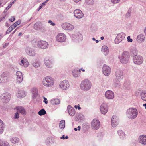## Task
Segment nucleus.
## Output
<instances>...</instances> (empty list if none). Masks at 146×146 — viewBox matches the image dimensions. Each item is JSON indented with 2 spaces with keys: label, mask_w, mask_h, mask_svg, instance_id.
<instances>
[{
  "label": "nucleus",
  "mask_w": 146,
  "mask_h": 146,
  "mask_svg": "<svg viewBox=\"0 0 146 146\" xmlns=\"http://www.w3.org/2000/svg\"><path fill=\"white\" fill-rule=\"evenodd\" d=\"M92 86L91 82L88 79H85L81 82L80 87L82 90L87 91L91 88Z\"/></svg>",
  "instance_id": "f257e3e1"
},
{
  "label": "nucleus",
  "mask_w": 146,
  "mask_h": 146,
  "mask_svg": "<svg viewBox=\"0 0 146 146\" xmlns=\"http://www.w3.org/2000/svg\"><path fill=\"white\" fill-rule=\"evenodd\" d=\"M138 114L137 109L134 108L128 109L126 112V115L128 117L131 119H134L136 117Z\"/></svg>",
  "instance_id": "f03ea898"
},
{
  "label": "nucleus",
  "mask_w": 146,
  "mask_h": 146,
  "mask_svg": "<svg viewBox=\"0 0 146 146\" xmlns=\"http://www.w3.org/2000/svg\"><path fill=\"white\" fill-rule=\"evenodd\" d=\"M130 55L129 53L127 51H124L121 56L119 57L121 62L123 64L127 63L129 61Z\"/></svg>",
  "instance_id": "7ed1b4c3"
},
{
  "label": "nucleus",
  "mask_w": 146,
  "mask_h": 146,
  "mask_svg": "<svg viewBox=\"0 0 146 146\" xmlns=\"http://www.w3.org/2000/svg\"><path fill=\"white\" fill-rule=\"evenodd\" d=\"M54 79L50 76L45 77L43 80V85L47 87H51L54 84Z\"/></svg>",
  "instance_id": "20e7f679"
},
{
  "label": "nucleus",
  "mask_w": 146,
  "mask_h": 146,
  "mask_svg": "<svg viewBox=\"0 0 146 146\" xmlns=\"http://www.w3.org/2000/svg\"><path fill=\"white\" fill-rule=\"evenodd\" d=\"M11 97L10 93L8 92L5 93L1 95L0 100L3 103L6 104L9 101Z\"/></svg>",
  "instance_id": "39448f33"
},
{
  "label": "nucleus",
  "mask_w": 146,
  "mask_h": 146,
  "mask_svg": "<svg viewBox=\"0 0 146 146\" xmlns=\"http://www.w3.org/2000/svg\"><path fill=\"white\" fill-rule=\"evenodd\" d=\"M133 63L135 64L139 65L143 64L144 60L141 56L140 55H137L133 56Z\"/></svg>",
  "instance_id": "423d86ee"
},
{
  "label": "nucleus",
  "mask_w": 146,
  "mask_h": 146,
  "mask_svg": "<svg viewBox=\"0 0 146 146\" xmlns=\"http://www.w3.org/2000/svg\"><path fill=\"white\" fill-rule=\"evenodd\" d=\"M37 47L42 49H45L48 46V43L45 41L42 40L35 41Z\"/></svg>",
  "instance_id": "0eeeda50"
},
{
  "label": "nucleus",
  "mask_w": 146,
  "mask_h": 146,
  "mask_svg": "<svg viewBox=\"0 0 146 146\" xmlns=\"http://www.w3.org/2000/svg\"><path fill=\"white\" fill-rule=\"evenodd\" d=\"M91 128L94 130H98L100 127V124L99 121L96 119H94L91 123Z\"/></svg>",
  "instance_id": "6e6552de"
},
{
  "label": "nucleus",
  "mask_w": 146,
  "mask_h": 146,
  "mask_svg": "<svg viewBox=\"0 0 146 146\" xmlns=\"http://www.w3.org/2000/svg\"><path fill=\"white\" fill-rule=\"evenodd\" d=\"M125 36L123 33H121L118 34L115 39V42L116 44H118L123 40Z\"/></svg>",
  "instance_id": "1a4fd4ad"
},
{
  "label": "nucleus",
  "mask_w": 146,
  "mask_h": 146,
  "mask_svg": "<svg viewBox=\"0 0 146 146\" xmlns=\"http://www.w3.org/2000/svg\"><path fill=\"white\" fill-rule=\"evenodd\" d=\"M56 40L59 42H64L66 39V36L65 34L62 33H58L56 37Z\"/></svg>",
  "instance_id": "9d476101"
},
{
  "label": "nucleus",
  "mask_w": 146,
  "mask_h": 146,
  "mask_svg": "<svg viewBox=\"0 0 146 146\" xmlns=\"http://www.w3.org/2000/svg\"><path fill=\"white\" fill-rule=\"evenodd\" d=\"M62 28L66 30L72 31L74 28V26L71 24L67 23H66L62 25Z\"/></svg>",
  "instance_id": "9b49d317"
},
{
  "label": "nucleus",
  "mask_w": 146,
  "mask_h": 146,
  "mask_svg": "<svg viewBox=\"0 0 146 146\" xmlns=\"http://www.w3.org/2000/svg\"><path fill=\"white\" fill-rule=\"evenodd\" d=\"M102 72L105 76H108L110 74L111 69L109 66L104 64L102 68Z\"/></svg>",
  "instance_id": "f8f14e48"
},
{
  "label": "nucleus",
  "mask_w": 146,
  "mask_h": 146,
  "mask_svg": "<svg viewBox=\"0 0 146 146\" xmlns=\"http://www.w3.org/2000/svg\"><path fill=\"white\" fill-rule=\"evenodd\" d=\"M100 110L102 113L105 115L107 112L108 108L107 104L103 103L100 106Z\"/></svg>",
  "instance_id": "ddd939ff"
},
{
  "label": "nucleus",
  "mask_w": 146,
  "mask_h": 146,
  "mask_svg": "<svg viewBox=\"0 0 146 146\" xmlns=\"http://www.w3.org/2000/svg\"><path fill=\"white\" fill-rule=\"evenodd\" d=\"M74 14L75 17L78 19L81 18L84 16V15L82 11L78 9L75 10L74 11Z\"/></svg>",
  "instance_id": "4468645a"
},
{
  "label": "nucleus",
  "mask_w": 146,
  "mask_h": 146,
  "mask_svg": "<svg viewBox=\"0 0 146 146\" xmlns=\"http://www.w3.org/2000/svg\"><path fill=\"white\" fill-rule=\"evenodd\" d=\"M111 125L112 127H115L119 123V118L116 116H113L111 118Z\"/></svg>",
  "instance_id": "2eb2a0df"
},
{
  "label": "nucleus",
  "mask_w": 146,
  "mask_h": 146,
  "mask_svg": "<svg viewBox=\"0 0 146 146\" xmlns=\"http://www.w3.org/2000/svg\"><path fill=\"white\" fill-rule=\"evenodd\" d=\"M115 78L121 80L123 79V70L119 69H117L115 72Z\"/></svg>",
  "instance_id": "dca6fc26"
},
{
  "label": "nucleus",
  "mask_w": 146,
  "mask_h": 146,
  "mask_svg": "<svg viewBox=\"0 0 146 146\" xmlns=\"http://www.w3.org/2000/svg\"><path fill=\"white\" fill-rule=\"evenodd\" d=\"M60 86L63 89L66 90L69 88V84L67 80H65L61 82Z\"/></svg>",
  "instance_id": "f3484780"
},
{
  "label": "nucleus",
  "mask_w": 146,
  "mask_h": 146,
  "mask_svg": "<svg viewBox=\"0 0 146 146\" xmlns=\"http://www.w3.org/2000/svg\"><path fill=\"white\" fill-rule=\"evenodd\" d=\"M72 39L75 42H79L82 40V36L80 33L76 34L73 35Z\"/></svg>",
  "instance_id": "a211bd4d"
},
{
  "label": "nucleus",
  "mask_w": 146,
  "mask_h": 146,
  "mask_svg": "<svg viewBox=\"0 0 146 146\" xmlns=\"http://www.w3.org/2000/svg\"><path fill=\"white\" fill-rule=\"evenodd\" d=\"M105 96L108 99H112L114 97L113 92L110 90L107 91L105 93Z\"/></svg>",
  "instance_id": "6ab92c4d"
},
{
  "label": "nucleus",
  "mask_w": 146,
  "mask_h": 146,
  "mask_svg": "<svg viewBox=\"0 0 146 146\" xmlns=\"http://www.w3.org/2000/svg\"><path fill=\"white\" fill-rule=\"evenodd\" d=\"M19 62L20 65L25 67H26L28 66L29 63L27 60L24 58H21Z\"/></svg>",
  "instance_id": "aec40b11"
},
{
  "label": "nucleus",
  "mask_w": 146,
  "mask_h": 146,
  "mask_svg": "<svg viewBox=\"0 0 146 146\" xmlns=\"http://www.w3.org/2000/svg\"><path fill=\"white\" fill-rule=\"evenodd\" d=\"M25 52L28 55L34 56L35 55V53L34 50L29 47H27L25 49Z\"/></svg>",
  "instance_id": "412c9836"
},
{
  "label": "nucleus",
  "mask_w": 146,
  "mask_h": 146,
  "mask_svg": "<svg viewBox=\"0 0 146 146\" xmlns=\"http://www.w3.org/2000/svg\"><path fill=\"white\" fill-rule=\"evenodd\" d=\"M139 142L142 144L146 145V135H140L138 139Z\"/></svg>",
  "instance_id": "4be33fe9"
},
{
  "label": "nucleus",
  "mask_w": 146,
  "mask_h": 146,
  "mask_svg": "<svg viewBox=\"0 0 146 146\" xmlns=\"http://www.w3.org/2000/svg\"><path fill=\"white\" fill-rule=\"evenodd\" d=\"M44 62L46 66L48 68H51L53 65V61L48 58H45L44 60Z\"/></svg>",
  "instance_id": "5701e85b"
},
{
  "label": "nucleus",
  "mask_w": 146,
  "mask_h": 146,
  "mask_svg": "<svg viewBox=\"0 0 146 146\" xmlns=\"http://www.w3.org/2000/svg\"><path fill=\"white\" fill-rule=\"evenodd\" d=\"M34 28L35 30H41L44 28L42 23L40 22H37L34 25Z\"/></svg>",
  "instance_id": "b1692460"
},
{
  "label": "nucleus",
  "mask_w": 146,
  "mask_h": 146,
  "mask_svg": "<svg viewBox=\"0 0 146 146\" xmlns=\"http://www.w3.org/2000/svg\"><path fill=\"white\" fill-rule=\"evenodd\" d=\"M17 76V80L19 83H21L23 81V77L22 73L20 71H18L16 73Z\"/></svg>",
  "instance_id": "393cba45"
},
{
  "label": "nucleus",
  "mask_w": 146,
  "mask_h": 146,
  "mask_svg": "<svg viewBox=\"0 0 146 146\" xmlns=\"http://www.w3.org/2000/svg\"><path fill=\"white\" fill-rule=\"evenodd\" d=\"M121 79H118L115 78L113 80V85L115 87L119 88L121 86V84L120 82Z\"/></svg>",
  "instance_id": "a878e982"
},
{
  "label": "nucleus",
  "mask_w": 146,
  "mask_h": 146,
  "mask_svg": "<svg viewBox=\"0 0 146 146\" xmlns=\"http://www.w3.org/2000/svg\"><path fill=\"white\" fill-rule=\"evenodd\" d=\"M31 92L32 94V98L33 99H35L38 95V89L36 88H33L31 89Z\"/></svg>",
  "instance_id": "bb28decb"
},
{
  "label": "nucleus",
  "mask_w": 146,
  "mask_h": 146,
  "mask_svg": "<svg viewBox=\"0 0 146 146\" xmlns=\"http://www.w3.org/2000/svg\"><path fill=\"white\" fill-rule=\"evenodd\" d=\"M67 109L69 114L71 116H74L75 113V109L70 105L68 106Z\"/></svg>",
  "instance_id": "cd10ccee"
},
{
  "label": "nucleus",
  "mask_w": 146,
  "mask_h": 146,
  "mask_svg": "<svg viewBox=\"0 0 146 146\" xmlns=\"http://www.w3.org/2000/svg\"><path fill=\"white\" fill-rule=\"evenodd\" d=\"M5 73H3L0 76V84L5 82L7 79Z\"/></svg>",
  "instance_id": "c85d7f7f"
},
{
  "label": "nucleus",
  "mask_w": 146,
  "mask_h": 146,
  "mask_svg": "<svg viewBox=\"0 0 146 146\" xmlns=\"http://www.w3.org/2000/svg\"><path fill=\"white\" fill-rule=\"evenodd\" d=\"M145 39L144 36L142 34H140L137 36L136 40L138 42L141 43L144 41Z\"/></svg>",
  "instance_id": "c756f323"
},
{
  "label": "nucleus",
  "mask_w": 146,
  "mask_h": 146,
  "mask_svg": "<svg viewBox=\"0 0 146 146\" xmlns=\"http://www.w3.org/2000/svg\"><path fill=\"white\" fill-rule=\"evenodd\" d=\"M81 72L80 70L76 69H74L72 71V74L74 78H77L80 76V74Z\"/></svg>",
  "instance_id": "7c9ffc66"
},
{
  "label": "nucleus",
  "mask_w": 146,
  "mask_h": 146,
  "mask_svg": "<svg viewBox=\"0 0 146 146\" xmlns=\"http://www.w3.org/2000/svg\"><path fill=\"white\" fill-rule=\"evenodd\" d=\"M5 125L2 120L0 119V134L2 133L4 130Z\"/></svg>",
  "instance_id": "2f4dec72"
},
{
  "label": "nucleus",
  "mask_w": 146,
  "mask_h": 146,
  "mask_svg": "<svg viewBox=\"0 0 146 146\" xmlns=\"http://www.w3.org/2000/svg\"><path fill=\"white\" fill-rule=\"evenodd\" d=\"M32 64L35 68H38L40 66V63L38 60L36 59L33 60Z\"/></svg>",
  "instance_id": "473e14b6"
},
{
  "label": "nucleus",
  "mask_w": 146,
  "mask_h": 146,
  "mask_svg": "<svg viewBox=\"0 0 146 146\" xmlns=\"http://www.w3.org/2000/svg\"><path fill=\"white\" fill-rule=\"evenodd\" d=\"M101 51L105 55H107L108 53V48L106 46H104L102 48Z\"/></svg>",
  "instance_id": "72a5a7b5"
},
{
  "label": "nucleus",
  "mask_w": 146,
  "mask_h": 146,
  "mask_svg": "<svg viewBox=\"0 0 146 146\" xmlns=\"http://www.w3.org/2000/svg\"><path fill=\"white\" fill-rule=\"evenodd\" d=\"M17 96L18 98H20L25 97V94L24 91H20L17 94Z\"/></svg>",
  "instance_id": "f704fd0d"
},
{
  "label": "nucleus",
  "mask_w": 146,
  "mask_h": 146,
  "mask_svg": "<svg viewBox=\"0 0 146 146\" xmlns=\"http://www.w3.org/2000/svg\"><path fill=\"white\" fill-rule=\"evenodd\" d=\"M18 111L24 115L26 114L25 111V109L22 107H17Z\"/></svg>",
  "instance_id": "c9c22d12"
},
{
  "label": "nucleus",
  "mask_w": 146,
  "mask_h": 146,
  "mask_svg": "<svg viewBox=\"0 0 146 146\" xmlns=\"http://www.w3.org/2000/svg\"><path fill=\"white\" fill-rule=\"evenodd\" d=\"M125 88L127 90H129L131 87L130 82L129 81H126L123 84Z\"/></svg>",
  "instance_id": "e433bc0d"
},
{
  "label": "nucleus",
  "mask_w": 146,
  "mask_h": 146,
  "mask_svg": "<svg viewBox=\"0 0 146 146\" xmlns=\"http://www.w3.org/2000/svg\"><path fill=\"white\" fill-rule=\"evenodd\" d=\"M118 134L120 138L122 139H123L125 137L124 133L121 130H120L117 131Z\"/></svg>",
  "instance_id": "4c0bfd02"
},
{
  "label": "nucleus",
  "mask_w": 146,
  "mask_h": 146,
  "mask_svg": "<svg viewBox=\"0 0 146 146\" xmlns=\"http://www.w3.org/2000/svg\"><path fill=\"white\" fill-rule=\"evenodd\" d=\"M131 54H133L134 56L138 55L137 54L138 52V51L135 48H132L131 49Z\"/></svg>",
  "instance_id": "58836bf2"
},
{
  "label": "nucleus",
  "mask_w": 146,
  "mask_h": 146,
  "mask_svg": "<svg viewBox=\"0 0 146 146\" xmlns=\"http://www.w3.org/2000/svg\"><path fill=\"white\" fill-rule=\"evenodd\" d=\"M51 103L53 105H57L59 104L60 102V100L58 99H55L54 100H51Z\"/></svg>",
  "instance_id": "ea45409f"
},
{
  "label": "nucleus",
  "mask_w": 146,
  "mask_h": 146,
  "mask_svg": "<svg viewBox=\"0 0 146 146\" xmlns=\"http://www.w3.org/2000/svg\"><path fill=\"white\" fill-rule=\"evenodd\" d=\"M65 121L64 120H62L60 121L59 124L60 127L62 129H64L65 127Z\"/></svg>",
  "instance_id": "a19ab883"
},
{
  "label": "nucleus",
  "mask_w": 146,
  "mask_h": 146,
  "mask_svg": "<svg viewBox=\"0 0 146 146\" xmlns=\"http://www.w3.org/2000/svg\"><path fill=\"white\" fill-rule=\"evenodd\" d=\"M144 91L141 90L140 89L136 90L135 92L136 96H138L140 95L141 97V94H142Z\"/></svg>",
  "instance_id": "79ce46f5"
},
{
  "label": "nucleus",
  "mask_w": 146,
  "mask_h": 146,
  "mask_svg": "<svg viewBox=\"0 0 146 146\" xmlns=\"http://www.w3.org/2000/svg\"><path fill=\"white\" fill-rule=\"evenodd\" d=\"M141 98L143 100L146 101V91H144L141 94Z\"/></svg>",
  "instance_id": "37998d69"
},
{
  "label": "nucleus",
  "mask_w": 146,
  "mask_h": 146,
  "mask_svg": "<svg viewBox=\"0 0 146 146\" xmlns=\"http://www.w3.org/2000/svg\"><path fill=\"white\" fill-rule=\"evenodd\" d=\"M11 142L13 143H17L19 141V139L17 137H14L11 140Z\"/></svg>",
  "instance_id": "c03bdc74"
},
{
  "label": "nucleus",
  "mask_w": 146,
  "mask_h": 146,
  "mask_svg": "<svg viewBox=\"0 0 146 146\" xmlns=\"http://www.w3.org/2000/svg\"><path fill=\"white\" fill-rule=\"evenodd\" d=\"M38 113L39 115L42 116L45 114L46 112L44 110L42 109L39 111Z\"/></svg>",
  "instance_id": "a18cd8bd"
},
{
  "label": "nucleus",
  "mask_w": 146,
  "mask_h": 146,
  "mask_svg": "<svg viewBox=\"0 0 146 146\" xmlns=\"http://www.w3.org/2000/svg\"><path fill=\"white\" fill-rule=\"evenodd\" d=\"M48 1V0H46L40 6L39 8L38 9L37 11H39L40 10V9L42 8L44 6L46 5V4L47 3Z\"/></svg>",
  "instance_id": "49530a36"
},
{
  "label": "nucleus",
  "mask_w": 146,
  "mask_h": 146,
  "mask_svg": "<svg viewBox=\"0 0 146 146\" xmlns=\"http://www.w3.org/2000/svg\"><path fill=\"white\" fill-rule=\"evenodd\" d=\"M1 146H10V145L7 142L4 141L1 142Z\"/></svg>",
  "instance_id": "de8ad7c7"
},
{
  "label": "nucleus",
  "mask_w": 146,
  "mask_h": 146,
  "mask_svg": "<svg viewBox=\"0 0 146 146\" xmlns=\"http://www.w3.org/2000/svg\"><path fill=\"white\" fill-rule=\"evenodd\" d=\"M86 3L88 5H92L94 3L93 0H85Z\"/></svg>",
  "instance_id": "09e8293b"
},
{
  "label": "nucleus",
  "mask_w": 146,
  "mask_h": 146,
  "mask_svg": "<svg viewBox=\"0 0 146 146\" xmlns=\"http://www.w3.org/2000/svg\"><path fill=\"white\" fill-rule=\"evenodd\" d=\"M21 21L20 20H19L18 21L15 22L14 23L13 25V28H15L16 27L17 25H19L21 23Z\"/></svg>",
  "instance_id": "8fccbe9b"
},
{
  "label": "nucleus",
  "mask_w": 146,
  "mask_h": 146,
  "mask_svg": "<svg viewBox=\"0 0 146 146\" xmlns=\"http://www.w3.org/2000/svg\"><path fill=\"white\" fill-rule=\"evenodd\" d=\"M12 30V29L11 28V27H10L6 32V34H9Z\"/></svg>",
  "instance_id": "3c124183"
},
{
  "label": "nucleus",
  "mask_w": 146,
  "mask_h": 146,
  "mask_svg": "<svg viewBox=\"0 0 146 146\" xmlns=\"http://www.w3.org/2000/svg\"><path fill=\"white\" fill-rule=\"evenodd\" d=\"M11 7V4H9L7 7L4 10V12H6L8 10V9Z\"/></svg>",
  "instance_id": "603ef678"
},
{
  "label": "nucleus",
  "mask_w": 146,
  "mask_h": 146,
  "mask_svg": "<svg viewBox=\"0 0 146 146\" xmlns=\"http://www.w3.org/2000/svg\"><path fill=\"white\" fill-rule=\"evenodd\" d=\"M131 11H128V12L127 13L126 15V17L127 18L129 17L131 15Z\"/></svg>",
  "instance_id": "864d4df0"
},
{
  "label": "nucleus",
  "mask_w": 146,
  "mask_h": 146,
  "mask_svg": "<svg viewBox=\"0 0 146 146\" xmlns=\"http://www.w3.org/2000/svg\"><path fill=\"white\" fill-rule=\"evenodd\" d=\"M127 41L128 42H131L133 41V40L131 38L130 36H128L127 37Z\"/></svg>",
  "instance_id": "5fc2aeb1"
},
{
  "label": "nucleus",
  "mask_w": 146,
  "mask_h": 146,
  "mask_svg": "<svg viewBox=\"0 0 146 146\" xmlns=\"http://www.w3.org/2000/svg\"><path fill=\"white\" fill-rule=\"evenodd\" d=\"M120 0H111V2L113 3H117L119 2Z\"/></svg>",
  "instance_id": "6e6d98bb"
},
{
  "label": "nucleus",
  "mask_w": 146,
  "mask_h": 146,
  "mask_svg": "<svg viewBox=\"0 0 146 146\" xmlns=\"http://www.w3.org/2000/svg\"><path fill=\"white\" fill-rule=\"evenodd\" d=\"M19 118V114L17 112L15 113L14 118L15 119H18Z\"/></svg>",
  "instance_id": "4d7b16f0"
},
{
  "label": "nucleus",
  "mask_w": 146,
  "mask_h": 146,
  "mask_svg": "<svg viewBox=\"0 0 146 146\" xmlns=\"http://www.w3.org/2000/svg\"><path fill=\"white\" fill-rule=\"evenodd\" d=\"M48 23L50 24V25L52 26H54L55 25V23L52 22V21L50 20H49L48 21Z\"/></svg>",
  "instance_id": "13d9d810"
},
{
  "label": "nucleus",
  "mask_w": 146,
  "mask_h": 146,
  "mask_svg": "<svg viewBox=\"0 0 146 146\" xmlns=\"http://www.w3.org/2000/svg\"><path fill=\"white\" fill-rule=\"evenodd\" d=\"M43 98L44 99L43 101L44 102L45 104H47L48 103V101L47 98H46L44 96H43Z\"/></svg>",
  "instance_id": "bf43d9fd"
},
{
  "label": "nucleus",
  "mask_w": 146,
  "mask_h": 146,
  "mask_svg": "<svg viewBox=\"0 0 146 146\" xmlns=\"http://www.w3.org/2000/svg\"><path fill=\"white\" fill-rule=\"evenodd\" d=\"M12 17L13 18V20H12V19L11 18L10 19H9V20L11 22H13L15 20V18L14 17Z\"/></svg>",
  "instance_id": "052dcab7"
},
{
  "label": "nucleus",
  "mask_w": 146,
  "mask_h": 146,
  "mask_svg": "<svg viewBox=\"0 0 146 146\" xmlns=\"http://www.w3.org/2000/svg\"><path fill=\"white\" fill-rule=\"evenodd\" d=\"M81 129V126H78V130H80Z\"/></svg>",
  "instance_id": "680f3d73"
},
{
  "label": "nucleus",
  "mask_w": 146,
  "mask_h": 146,
  "mask_svg": "<svg viewBox=\"0 0 146 146\" xmlns=\"http://www.w3.org/2000/svg\"><path fill=\"white\" fill-rule=\"evenodd\" d=\"M79 70H82L83 72H84L85 71V70L84 69H83V68H82L80 69Z\"/></svg>",
  "instance_id": "e2e57ef3"
},
{
  "label": "nucleus",
  "mask_w": 146,
  "mask_h": 146,
  "mask_svg": "<svg viewBox=\"0 0 146 146\" xmlns=\"http://www.w3.org/2000/svg\"><path fill=\"white\" fill-rule=\"evenodd\" d=\"M81 0H74V2H79V1H80Z\"/></svg>",
  "instance_id": "0e129e2a"
},
{
  "label": "nucleus",
  "mask_w": 146,
  "mask_h": 146,
  "mask_svg": "<svg viewBox=\"0 0 146 146\" xmlns=\"http://www.w3.org/2000/svg\"><path fill=\"white\" fill-rule=\"evenodd\" d=\"M15 1V0L14 1L12 2L10 4H11V6H12V5L13 4Z\"/></svg>",
  "instance_id": "69168bd1"
},
{
  "label": "nucleus",
  "mask_w": 146,
  "mask_h": 146,
  "mask_svg": "<svg viewBox=\"0 0 146 146\" xmlns=\"http://www.w3.org/2000/svg\"><path fill=\"white\" fill-rule=\"evenodd\" d=\"M61 139H65V137H64V135H63L62 137H61Z\"/></svg>",
  "instance_id": "338daca9"
},
{
  "label": "nucleus",
  "mask_w": 146,
  "mask_h": 146,
  "mask_svg": "<svg viewBox=\"0 0 146 146\" xmlns=\"http://www.w3.org/2000/svg\"><path fill=\"white\" fill-rule=\"evenodd\" d=\"M144 32L145 35H146V27L145 28L144 30Z\"/></svg>",
  "instance_id": "774afa93"
}]
</instances>
